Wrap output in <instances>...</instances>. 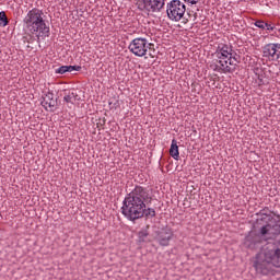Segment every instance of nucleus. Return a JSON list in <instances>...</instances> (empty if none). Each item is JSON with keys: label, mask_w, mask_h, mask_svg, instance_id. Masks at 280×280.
<instances>
[{"label": "nucleus", "mask_w": 280, "mask_h": 280, "mask_svg": "<svg viewBox=\"0 0 280 280\" xmlns=\"http://www.w3.org/2000/svg\"><path fill=\"white\" fill-rule=\"evenodd\" d=\"M152 202L150 190L143 186H135V188L125 197L121 207V213L135 222L141 218H156V210L148 208L147 205Z\"/></svg>", "instance_id": "f257e3e1"}, {"label": "nucleus", "mask_w": 280, "mask_h": 280, "mask_svg": "<svg viewBox=\"0 0 280 280\" xmlns=\"http://www.w3.org/2000/svg\"><path fill=\"white\" fill-rule=\"evenodd\" d=\"M254 267L259 275H269L272 267L280 268V240L257 254Z\"/></svg>", "instance_id": "f03ea898"}, {"label": "nucleus", "mask_w": 280, "mask_h": 280, "mask_svg": "<svg viewBox=\"0 0 280 280\" xmlns=\"http://www.w3.org/2000/svg\"><path fill=\"white\" fill-rule=\"evenodd\" d=\"M45 13L38 8H33L27 12L23 19L24 27L28 34L36 36L37 43H40V38H48L49 26L45 23Z\"/></svg>", "instance_id": "7ed1b4c3"}, {"label": "nucleus", "mask_w": 280, "mask_h": 280, "mask_svg": "<svg viewBox=\"0 0 280 280\" xmlns=\"http://www.w3.org/2000/svg\"><path fill=\"white\" fill-rule=\"evenodd\" d=\"M214 56L219 62V65H222L224 71H234L237 67V54L235 50H233V46L230 44H219Z\"/></svg>", "instance_id": "20e7f679"}, {"label": "nucleus", "mask_w": 280, "mask_h": 280, "mask_svg": "<svg viewBox=\"0 0 280 280\" xmlns=\"http://www.w3.org/2000/svg\"><path fill=\"white\" fill-rule=\"evenodd\" d=\"M129 51L137 56L138 58H143V56H150V58H154L151 50L154 51V44L150 43L147 38L138 37L135 38L128 47Z\"/></svg>", "instance_id": "39448f33"}, {"label": "nucleus", "mask_w": 280, "mask_h": 280, "mask_svg": "<svg viewBox=\"0 0 280 280\" xmlns=\"http://www.w3.org/2000/svg\"><path fill=\"white\" fill-rule=\"evenodd\" d=\"M187 12V7L180 0H172L166 3V14L170 21L178 23Z\"/></svg>", "instance_id": "423d86ee"}, {"label": "nucleus", "mask_w": 280, "mask_h": 280, "mask_svg": "<svg viewBox=\"0 0 280 280\" xmlns=\"http://www.w3.org/2000/svg\"><path fill=\"white\" fill-rule=\"evenodd\" d=\"M260 234L264 237V242L269 240H276L280 235V215H276L269 220V222L260 228Z\"/></svg>", "instance_id": "0eeeda50"}, {"label": "nucleus", "mask_w": 280, "mask_h": 280, "mask_svg": "<svg viewBox=\"0 0 280 280\" xmlns=\"http://www.w3.org/2000/svg\"><path fill=\"white\" fill-rule=\"evenodd\" d=\"M136 5L140 12L156 14L165 8V0H136Z\"/></svg>", "instance_id": "6e6552de"}, {"label": "nucleus", "mask_w": 280, "mask_h": 280, "mask_svg": "<svg viewBox=\"0 0 280 280\" xmlns=\"http://www.w3.org/2000/svg\"><path fill=\"white\" fill-rule=\"evenodd\" d=\"M262 56L275 62L280 58V44H267L262 47Z\"/></svg>", "instance_id": "1a4fd4ad"}, {"label": "nucleus", "mask_w": 280, "mask_h": 280, "mask_svg": "<svg viewBox=\"0 0 280 280\" xmlns=\"http://www.w3.org/2000/svg\"><path fill=\"white\" fill-rule=\"evenodd\" d=\"M264 242V235H261V229L258 231L257 234H249L245 237V246L247 248H257L259 244Z\"/></svg>", "instance_id": "9d476101"}, {"label": "nucleus", "mask_w": 280, "mask_h": 280, "mask_svg": "<svg viewBox=\"0 0 280 280\" xmlns=\"http://www.w3.org/2000/svg\"><path fill=\"white\" fill-rule=\"evenodd\" d=\"M42 106L45 108V110H49L50 113H54V110H56V106H58V101L54 98L52 92H48L44 95Z\"/></svg>", "instance_id": "9b49d317"}, {"label": "nucleus", "mask_w": 280, "mask_h": 280, "mask_svg": "<svg viewBox=\"0 0 280 280\" xmlns=\"http://www.w3.org/2000/svg\"><path fill=\"white\" fill-rule=\"evenodd\" d=\"M174 237V233L172 230H163L158 235V242L160 246H170V240Z\"/></svg>", "instance_id": "f8f14e48"}, {"label": "nucleus", "mask_w": 280, "mask_h": 280, "mask_svg": "<svg viewBox=\"0 0 280 280\" xmlns=\"http://www.w3.org/2000/svg\"><path fill=\"white\" fill-rule=\"evenodd\" d=\"M170 155L175 161H178V159H180V152L178 151V141H176V139L172 140Z\"/></svg>", "instance_id": "ddd939ff"}, {"label": "nucleus", "mask_w": 280, "mask_h": 280, "mask_svg": "<svg viewBox=\"0 0 280 280\" xmlns=\"http://www.w3.org/2000/svg\"><path fill=\"white\" fill-rule=\"evenodd\" d=\"M210 69H212V71H217L218 73H234V71H225L222 63H211Z\"/></svg>", "instance_id": "4468645a"}, {"label": "nucleus", "mask_w": 280, "mask_h": 280, "mask_svg": "<svg viewBox=\"0 0 280 280\" xmlns=\"http://www.w3.org/2000/svg\"><path fill=\"white\" fill-rule=\"evenodd\" d=\"M75 97H78V94L71 92L63 97V102L67 104H73V102H75Z\"/></svg>", "instance_id": "2eb2a0df"}, {"label": "nucleus", "mask_w": 280, "mask_h": 280, "mask_svg": "<svg viewBox=\"0 0 280 280\" xmlns=\"http://www.w3.org/2000/svg\"><path fill=\"white\" fill-rule=\"evenodd\" d=\"M8 25V16L3 11L0 12V27H5Z\"/></svg>", "instance_id": "dca6fc26"}, {"label": "nucleus", "mask_w": 280, "mask_h": 280, "mask_svg": "<svg viewBox=\"0 0 280 280\" xmlns=\"http://www.w3.org/2000/svg\"><path fill=\"white\" fill-rule=\"evenodd\" d=\"M148 235H150V233H148V230L140 231L138 233L139 242H145V240L148 238Z\"/></svg>", "instance_id": "f3484780"}, {"label": "nucleus", "mask_w": 280, "mask_h": 280, "mask_svg": "<svg viewBox=\"0 0 280 280\" xmlns=\"http://www.w3.org/2000/svg\"><path fill=\"white\" fill-rule=\"evenodd\" d=\"M56 73H59L60 75H65V73H69L68 66H61L58 69L55 70Z\"/></svg>", "instance_id": "a211bd4d"}, {"label": "nucleus", "mask_w": 280, "mask_h": 280, "mask_svg": "<svg viewBox=\"0 0 280 280\" xmlns=\"http://www.w3.org/2000/svg\"><path fill=\"white\" fill-rule=\"evenodd\" d=\"M258 215H265V218H268V222L269 220H272L273 217H271L269 213H268V208H265L262 210H260L258 212Z\"/></svg>", "instance_id": "6ab92c4d"}, {"label": "nucleus", "mask_w": 280, "mask_h": 280, "mask_svg": "<svg viewBox=\"0 0 280 280\" xmlns=\"http://www.w3.org/2000/svg\"><path fill=\"white\" fill-rule=\"evenodd\" d=\"M255 27H259V30H266V22L261 21V20H257L254 23Z\"/></svg>", "instance_id": "aec40b11"}, {"label": "nucleus", "mask_w": 280, "mask_h": 280, "mask_svg": "<svg viewBox=\"0 0 280 280\" xmlns=\"http://www.w3.org/2000/svg\"><path fill=\"white\" fill-rule=\"evenodd\" d=\"M72 71H82L81 66H68V73H71Z\"/></svg>", "instance_id": "412c9836"}, {"label": "nucleus", "mask_w": 280, "mask_h": 280, "mask_svg": "<svg viewBox=\"0 0 280 280\" xmlns=\"http://www.w3.org/2000/svg\"><path fill=\"white\" fill-rule=\"evenodd\" d=\"M265 30L268 32H275V26L272 24L265 23Z\"/></svg>", "instance_id": "4be33fe9"}, {"label": "nucleus", "mask_w": 280, "mask_h": 280, "mask_svg": "<svg viewBox=\"0 0 280 280\" xmlns=\"http://www.w3.org/2000/svg\"><path fill=\"white\" fill-rule=\"evenodd\" d=\"M257 221H258V222H259V221H260V222H267V224H268V222H269V221H268V218H266V215H260V218H258Z\"/></svg>", "instance_id": "5701e85b"}, {"label": "nucleus", "mask_w": 280, "mask_h": 280, "mask_svg": "<svg viewBox=\"0 0 280 280\" xmlns=\"http://www.w3.org/2000/svg\"><path fill=\"white\" fill-rule=\"evenodd\" d=\"M186 3H190L191 5H196V3H198V1L200 0H184Z\"/></svg>", "instance_id": "b1692460"}]
</instances>
